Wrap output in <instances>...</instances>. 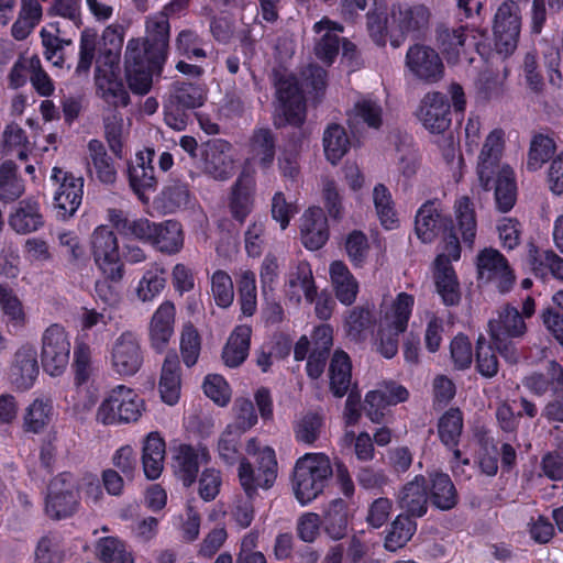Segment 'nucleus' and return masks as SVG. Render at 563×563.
I'll list each match as a JSON object with an SVG mask.
<instances>
[{
  "instance_id": "obj_1",
  "label": "nucleus",
  "mask_w": 563,
  "mask_h": 563,
  "mask_svg": "<svg viewBox=\"0 0 563 563\" xmlns=\"http://www.w3.org/2000/svg\"><path fill=\"white\" fill-rule=\"evenodd\" d=\"M123 45V32L119 25H109L100 40L93 31L86 30L81 34L78 74H87L96 59L95 82L98 95L112 107H125L130 97L120 79V54Z\"/></svg>"
},
{
  "instance_id": "obj_2",
  "label": "nucleus",
  "mask_w": 563,
  "mask_h": 563,
  "mask_svg": "<svg viewBox=\"0 0 563 563\" xmlns=\"http://www.w3.org/2000/svg\"><path fill=\"white\" fill-rule=\"evenodd\" d=\"M430 18V10L423 4L398 3L388 9L383 0H373V8L367 12V30L376 44L384 45L388 33H420L428 27Z\"/></svg>"
},
{
  "instance_id": "obj_3",
  "label": "nucleus",
  "mask_w": 563,
  "mask_h": 563,
  "mask_svg": "<svg viewBox=\"0 0 563 563\" xmlns=\"http://www.w3.org/2000/svg\"><path fill=\"white\" fill-rule=\"evenodd\" d=\"M303 80L299 85L291 75L280 76L276 80L278 100L277 112L285 121L292 125H300L306 118V106L302 92L311 88L322 90L325 86V70L319 66L310 65L302 73Z\"/></svg>"
},
{
  "instance_id": "obj_4",
  "label": "nucleus",
  "mask_w": 563,
  "mask_h": 563,
  "mask_svg": "<svg viewBox=\"0 0 563 563\" xmlns=\"http://www.w3.org/2000/svg\"><path fill=\"white\" fill-rule=\"evenodd\" d=\"M413 305V296L407 292H399L395 299L385 298L380 303L374 344L384 357L391 358L397 354L399 335L407 329Z\"/></svg>"
},
{
  "instance_id": "obj_5",
  "label": "nucleus",
  "mask_w": 563,
  "mask_h": 563,
  "mask_svg": "<svg viewBox=\"0 0 563 563\" xmlns=\"http://www.w3.org/2000/svg\"><path fill=\"white\" fill-rule=\"evenodd\" d=\"M330 459L324 453H306L299 457L294 472V492L301 505L316 499L332 476Z\"/></svg>"
},
{
  "instance_id": "obj_6",
  "label": "nucleus",
  "mask_w": 563,
  "mask_h": 563,
  "mask_svg": "<svg viewBox=\"0 0 563 563\" xmlns=\"http://www.w3.org/2000/svg\"><path fill=\"white\" fill-rule=\"evenodd\" d=\"M144 400L133 389L119 385L99 406L96 419L98 422L110 426L135 422L142 416Z\"/></svg>"
},
{
  "instance_id": "obj_7",
  "label": "nucleus",
  "mask_w": 563,
  "mask_h": 563,
  "mask_svg": "<svg viewBox=\"0 0 563 563\" xmlns=\"http://www.w3.org/2000/svg\"><path fill=\"white\" fill-rule=\"evenodd\" d=\"M492 342L500 355L509 363H516L519 360V353L511 341L526 333L527 327L523 317L517 308L511 306L503 307L488 323Z\"/></svg>"
},
{
  "instance_id": "obj_8",
  "label": "nucleus",
  "mask_w": 563,
  "mask_h": 563,
  "mask_svg": "<svg viewBox=\"0 0 563 563\" xmlns=\"http://www.w3.org/2000/svg\"><path fill=\"white\" fill-rule=\"evenodd\" d=\"M90 252L95 264L101 274L109 280L118 283L124 276L117 235L107 225H98L90 235Z\"/></svg>"
},
{
  "instance_id": "obj_9",
  "label": "nucleus",
  "mask_w": 563,
  "mask_h": 563,
  "mask_svg": "<svg viewBox=\"0 0 563 563\" xmlns=\"http://www.w3.org/2000/svg\"><path fill=\"white\" fill-rule=\"evenodd\" d=\"M41 343V362L44 372L52 377L63 375L70 358L71 343L68 332L60 324H51L44 330Z\"/></svg>"
},
{
  "instance_id": "obj_10",
  "label": "nucleus",
  "mask_w": 563,
  "mask_h": 563,
  "mask_svg": "<svg viewBox=\"0 0 563 563\" xmlns=\"http://www.w3.org/2000/svg\"><path fill=\"white\" fill-rule=\"evenodd\" d=\"M477 36L484 32L468 25H440L437 29V43L449 64L472 63L470 47L475 46Z\"/></svg>"
},
{
  "instance_id": "obj_11",
  "label": "nucleus",
  "mask_w": 563,
  "mask_h": 563,
  "mask_svg": "<svg viewBox=\"0 0 563 563\" xmlns=\"http://www.w3.org/2000/svg\"><path fill=\"white\" fill-rule=\"evenodd\" d=\"M163 63H154L140 38L128 42L125 49V70L130 89L134 93L145 95L152 86V76Z\"/></svg>"
},
{
  "instance_id": "obj_12",
  "label": "nucleus",
  "mask_w": 563,
  "mask_h": 563,
  "mask_svg": "<svg viewBox=\"0 0 563 563\" xmlns=\"http://www.w3.org/2000/svg\"><path fill=\"white\" fill-rule=\"evenodd\" d=\"M78 487L74 476L62 473L53 478L45 498V514L54 520L71 517L79 509Z\"/></svg>"
},
{
  "instance_id": "obj_13",
  "label": "nucleus",
  "mask_w": 563,
  "mask_h": 563,
  "mask_svg": "<svg viewBox=\"0 0 563 563\" xmlns=\"http://www.w3.org/2000/svg\"><path fill=\"white\" fill-rule=\"evenodd\" d=\"M108 360L117 375L122 377L135 375L143 364V351L137 334L123 331L112 342Z\"/></svg>"
},
{
  "instance_id": "obj_14",
  "label": "nucleus",
  "mask_w": 563,
  "mask_h": 563,
  "mask_svg": "<svg viewBox=\"0 0 563 563\" xmlns=\"http://www.w3.org/2000/svg\"><path fill=\"white\" fill-rule=\"evenodd\" d=\"M51 181L55 186L53 199L58 217H73L82 201L84 178L55 166L52 169Z\"/></svg>"
},
{
  "instance_id": "obj_15",
  "label": "nucleus",
  "mask_w": 563,
  "mask_h": 563,
  "mask_svg": "<svg viewBox=\"0 0 563 563\" xmlns=\"http://www.w3.org/2000/svg\"><path fill=\"white\" fill-rule=\"evenodd\" d=\"M477 279L483 284H494L500 292L509 291L515 283V274L507 258L496 249L485 247L476 256Z\"/></svg>"
},
{
  "instance_id": "obj_16",
  "label": "nucleus",
  "mask_w": 563,
  "mask_h": 563,
  "mask_svg": "<svg viewBox=\"0 0 563 563\" xmlns=\"http://www.w3.org/2000/svg\"><path fill=\"white\" fill-rule=\"evenodd\" d=\"M521 27L520 10L516 2H503L494 19L495 45L499 54L510 55L517 47Z\"/></svg>"
},
{
  "instance_id": "obj_17",
  "label": "nucleus",
  "mask_w": 563,
  "mask_h": 563,
  "mask_svg": "<svg viewBox=\"0 0 563 563\" xmlns=\"http://www.w3.org/2000/svg\"><path fill=\"white\" fill-rule=\"evenodd\" d=\"M260 466L254 470L252 465L242 460L239 465V478L245 493L251 496L257 488H269L277 476V462L273 449L266 446L258 453Z\"/></svg>"
},
{
  "instance_id": "obj_18",
  "label": "nucleus",
  "mask_w": 563,
  "mask_h": 563,
  "mask_svg": "<svg viewBox=\"0 0 563 563\" xmlns=\"http://www.w3.org/2000/svg\"><path fill=\"white\" fill-rule=\"evenodd\" d=\"M504 146L505 132L501 129L492 130L485 137L476 167L479 184L484 189L489 188L495 174L504 165L500 164Z\"/></svg>"
},
{
  "instance_id": "obj_19",
  "label": "nucleus",
  "mask_w": 563,
  "mask_h": 563,
  "mask_svg": "<svg viewBox=\"0 0 563 563\" xmlns=\"http://www.w3.org/2000/svg\"><path fill=\"white\" fill-rule=\"evenodd\" d=\"M406 65L415 77L426 82H437L444 75V66L439 54L426 45L411 46L406 55Z\"/></svg>"
},
{
  "instance_id": "obj_20",
  "label": "nucleus",
  "mask_w": 563,
  "mask_h": 563,
  "mask_svg": "<svg viewBox=\"0 0 563 563\" xmlns=\"http://www.w3.org/2000/svg\"><path fill=\"white\" fill-rule=\"evenodd\" d=\"M417 118L431 133H442L451 124L450 104L438 91L427 93L419 106Z\"/></svg>"
},
{
  "instance_id": "obj_21",
  "label": "nucleus",
  "mask_w": 563,
  "mask_h": 563,
  "mask_svg": "<svg viewBox=\"0 0 563 563\" xmlns=\"http://www.w3.org/2000/svg\"><path fill=\"white\" fill-rule=\"evenodd\" d=\"M408 390L394 382L383 384L379 388L371 390L365 397V412L374 423H380L385 418V410L408 399Z\"/></svg>"
},
{
  "instance_id": "obj_22",
  "label": "nucleus",
  "mask_w": 563,
  "mask_h": 563,
  "mask_svg": "<svg viewBox=\"0 0 563 563\" xmlns=\"http://www.w3.org/2000/svg\"><path fill=\"white\" fill-rule=\"evenodd\" d=\"M209 460L207 448L179 444L174 450V472L185 486H190L196 481L200 464H206Z\"/></svg>"
},
{
  "instance_id": "obj_23",
  "label": "nucleus",
  "mask_w": 563,
  "mask_h": 563,
  "mask_svg": "<svg viewBox=\"0 0 563 563\" xmlns=\"http://www.w3.org/2000/svg\"><path fill=\"white\" fill-rule=\"evenodd\" d=\"M202 168L218 180L231 177L234 170L231 145L223 140L208 142L202 151Z\"/></svg>"
},
{
  "instance_id": "obj_24",
  "label": "nucleus",
  "mask_w": 563,
  "mask_h": 563,
  "mask_svg": "<svg viewBox=\"0 0 563 563\" xmlns=\"http://www.w3.org/2000/svg\"><path fill=\"white\" fill-rule=\"evenodd\" d=\"M176 308L172 301H163L154 311L148 324V340L153 350L164 352L174 335Z\"/></svg>"
},
{
  "instance_id": "obj_25",
  "label": "nucleus",
  "mask_w": 563,
  "mask_h": 563,
  "mask_svg": "<svg viewBox=\"0 0 563 563\" xmlns=\"http://www.w3.org/2000/svg\"><path fill=\"white\" fill-rule=\"evenodd\" d=\"M168 15L161 12L150 16L146 21V40L141 41L146 47L152 62L164 63L169 38Z\"/></svg>"
},
{
  "instance_id": "obj_26",
  "label": "nucleus",
  "mask_w": 563,
  "mask_h": 563,
  "mask_svg": "<svg viewBox=\"0 0 563 563\" xmlns=\"http://www.w3.org/2000/svg\"><path fill=\"white\" fill-rule=\"evenodd\" d=\"M37 375V352L31 345H23L14 355L10 379L18 389L26 390L34 385Z\"/></svg>"
},
{
  "instance_id": "obj_27",
  "label": "nucleus",
  "mask_w": 563,
  "mask_h": 563,
  "mask_svg": "<svg viewBox=\"0 0 563 563\" xmlns=\"http://www.w3.org/2000/svg\"><path fill=\"white\" fill-rule=\"evenodd\" d=\"M300 233L302 244L311 250L321 249L329 239L328 220L322 208L310 207L301 217Z\"/></svg>"
},
{
  "instance_id": "obj_28",
  "label": "nucleus",
  "mask_w": 563,
  "mask_h": 563,
  "mask_svg": "<svg viewBox=\"0 0 563 563\" xmlns=\"http://www.w3.org/2000/svg\"><path fill=\"white\" fill-rule=\"evenodd\" d=\"M155 152L145 148L136 153L135 159L129 167V179L133 191L141 200H145V191L155 187L153 161Z\"/></svg>"
},
{
  "instance_id": "obj_29",
  "label": "nucleus",
  "mask_w": 563,
  "mask_h": 563,
  "mask_svg": "<svg viewBox=\"0 0 563 563\" xmlns=\"http://www.w3.org/2000/svg\"><path fill=\"white\" fill-rule=\"evenodd\" d=\"M313 31L320 35L314 46L317 57L324 64L331 65L339 52V34L343 32V26L323 18L314 23Z\"/></svg>"
},
{
  "instance_id": "obj_30",
  "label": "nucleus",
  "mask_w": 563,
  "mask_h": 563,
  "mask_svg": "<svg viewBox=\"0 0 563 563\" xmlns=\"http://www.w3.org/2000/svg\"><path fill=\"white\" fill-rule=\"evenodd\" d=\"M8 223L18 234L37 231L44 224L40 202L34 198L20 201L10 213Z\"/></svg>"
},
{
  "instance_id": "obj_31",
  "label": "nucleus",
  "mask_w": 563,
  "mask_h": 563,
  "mask_svg": "<svg viewBox=\"0 0 563 563\" xmlns=\"http://www.w3.org/2000/svg\"><path fill=\"white\" fill-rule=\"evenodd\" d=\"M166 455V443L157 431L150 432L142 443V466L146 478L157 479L163 470Z\"/></svg>"
},
{
  "instance_id": "obj_32",
  "label": "nucleus",
  "mask_w": 563,
  "mask_h": 563,
  "mask_svg": "<svg viewBox=\"0 0 563 563\" xmlns=\"http://www.w3.org/2000/svg\"><path fill=\"white\" fill-rule=\"evenodd\" d=\"M275 161V137L269 129H257L249 141L247 163L256 164L263 173H268Z\"/></svg>"
},
{
  "instance_id": "obj_33",
  "label": "nucleus",
  "mask_w": 563,
  "mask_h": 563,
  "mask_svg": "<svg viewBox=\"0 0 563 563\" xmlns=\"http://www.w3.org/2000/svg\"><path fill=\"white\" fill-rule=\"evenodd\" d=\"M330 280L336 299L345 306L356 300L360 285L349 267L342 261H334L329 267Z\"/></svg>"
},
{
  "instance_id": "obj_34",
  "label": "nucleus",
  "mask_w": 563,
  "mask_h": 563,
  "mask_svg": "<svg viewBox=\"0 0 563 563\" xmlns=\"http://www.w3.org/2000/svg\"><path fill=\"white\" fill-rule=\"evenodd\" d=\"M347 121L350 128L356 131L364 126L377 130L383 122V108L373 97L363 96L349 112Z\"/></svg>"
},
{
  "instance_id": "obj_35",
  "label": "nucleus",
  "mask_w": 563,
  "mask_h": 563,
  "mask_svg": "<svg viewBox=\"0 0 563 563\" xmlns=\"http://www.w3.org/2000/svg\"><path fill=\"white\" fill-rule=\"evenodd\" d=\"M434 261L433 279L437 294L445 306H456L461 301V287L453 266H444L441 262Z\"/></svg>"
},
{
  "instance_id": "obj_36",
  "label": "nucleus",
  "mask_w": 563,
  "mask_h": 563,
  "mask_svg": "<svg viewBox=\"0 0 563 563\" xmlns=\"http://www.w3.org/2000/svg\"><path fill=\"white\" fill-rule=\"evenodd\" d=\"M522 386L536 396H543L551 390H558L563 386V367L555 361H550L545 373L533 372L522 379Z\"/></svg>"
},
{
  "instance_id": "obj_37",
  "label": "nucleus",
  "mask_w": 563,
  "mask_h": 563,
  "mask_svg": "<svg viewBox=\"0 0 563 563\" xmlns=\"http://www.w3.org/2000/svg\"><path fill=\"white\" fill-rule=\"evenodd\" d=\"M254 188V175L244 169L236 180L230 201L231 213L240 222L244 221L252 210Z\"/></svg>"
},
{
  "instance_id": "obj_38",
  "label": "nucleus",
  "mask_w": 563,
  "mask_h": 563,
  "mask_svg": "<svg viewBox=\"0 0 563 563\" xmlns=\"http://www.w3.org/2000/svg\"><path fill=\"white\" fill-rule=\"evenodd\" d=\"M495 188V200L497 209L501 212H508L516 202V180L515 173L509 165H503L495 174L489 188Z\"/></svg>"
},
{
  "instance_id": "obj_39",
  "label": "nucleus",
  "mask_w": 563,
  "mask_h": 563,
  "mask_svg": "<svg viewBox=\"0 0 563 563\" xmlns=\"http://www.w3.org/2000/svg\"><path fill=\"white\" fill-rule=\"evenodd\" d=\"M288 295L290 299L299 302L303 296L308 302H313L317 297V288L312 277V271L308 263H299L288 276Z\"/></svg>"
},
{
  "instance_id": "obj_40",
  "label": "nucleus",
  "mask_w": 563,
  "mask_h": 563,
  "mask_svg": "<svg viewBox=\"0 0 563 563\" xmlns=\"http://www.w3.org/2000/svg\"><path fill=\"white\" fill-rule=\"evenodd\" d=\"M180 388L181 379L178 358L176 355H168L164 361L158 384L162 400L169 406L175 405L179 399Z\"/></svg>"
},
{
  "instance_id": "obj_41",
  "label": "nucleus",
  "mask_w": 563,
  "mask_h": 563,
  "mask_svg": "<svg viewBox=\"0 0 563 563\" xmlns=\"http://www.w3.org/2000/svg\"><path fill=\"white\" fill-rule=\"evenodd\" d=\"M54 417L53 401L46 397L35 398L23 415V429L25 432L41 433L52 422Z\"/></svg>"
},
{
  "instance_id": "obj_42",
  "label": "nucleus",
  "mask_w": 563,
  "mask_h": 563,
  "mask_svg": "<svg viewBox=\"0 0 563 563\" xmlns=\"http://www.w3.org/2000/svg\"><path fill=\"white\" fill-rule=\"evenodd\" d=\"M252 329L250 325H238L230 334L223 347L222 358L227 366L236 367L242 364L250 350Z\"/></svg>"
},
{
  "instance_id": "obj_43",
  "label": "nucleus",
  "mask_w": 563,
  "mask_h": 563,
  "mask_svg": "<svg viewBox=\"0 0 563 563\" xmlns=\"http://www.w3.org/2000/svg\"><path fill=\"white\" fill-rule=\"evenodd\" d=\"M398 503L411 516H423L428 504L424 478L417 476L412 482L406 484L398 495Z\"/></svg>"
},
{
  "instance_id": "obj_44",
  "label": "nucleus",
  "mask_w": 563,
  "mask_h": 563,
  "mask_svg": "<svg viewBox=\"0 0 563 563\" xmlns=\"http://www.w3.org/2000/svg\"><path fill=\"white\" fill-rule=\"evenodd\" d=\"M151 245L162 253H178L184 245L181 225L173 220H167L158 224L156 223Z\"/></svg>"
},
{
  "instance_id": "obj_45",
  "label": "nucleus",
  "mask_w": 563,
  "mask_h": 563,
  "mask_svg": "<svg viewBox=\"0 0 563 563\" xmlns=\"http://www.w3.org/2000/svg\"><path fill=\"white\" fill-rule=\"evenodd\" d=\"M166 285V272L159 264H151L135 286V296L142 302L157 298Z\"/></svg>"
},
{
  "instance_id": "obj_46",
  "label": "nucleus",
  "mask_w": 563,
  "mask_h": 563,
  "mask_svg": "<svg viewBox=\"0 0 563 563\" xmlns=\"http://www.w3.org/2000/svg\"><path fill=\"white\" fill-rule=\"evenodd\" d=\"M529 263L537 276L545 277L550 273L554 278L563 282V258L551 250L529 249Z\"/></svg>"
},
{
  "instance_id": "obj_47",
  "label": "nucleus",
  "mask_w": 563,
  "mask_h": 563,
  "mask_svg": "<svg viewBox=\"0 0 563 563\" xmlns=\"http://www.w3.org/2000/svg\"><path fill=\"white\" fill-rule=\"evenodd\" d=\"M454 213L457 230L461 233L463 243L473 249L477 232L475 211L471 199L462 196L454 203Z\"/></svg>"
},
{
  "instance_id": "obj_48",
  "label": "nucleus",
  "mask_w": 563,
  "mask_h": 563,
  "mask_svg": "<svg viewBox=\"0 0 563 563\" xmlns=\"http://www.w3.org/2000/svg\"><path fill=\"white\" fill-rule=\"evenodd\" d=\"M87 150L88 170L91 173L92 167L100 181L106 184L113 183L117 174L115 168L111 162V158L108 156L102 142L99 140H90Z\"/></svg>"
},
{
  "instance_id": "obj_49",
  "label": "nucleus",
  "mask_w": 563,
  "mask_h": 563,
  "mask_svg": "<svg viewBox=\"0 0 563 563\" xmlns=\"http://www.w3.org/2000/svg\"><path fill=\"white\" fill-rule=\"evenodd\" d=\"M351 361L349 355L336 350L330 363V388L334 396L343 397L351 385Z\"/></svg>"
},
{
  "instance_id": "obj_50",
  "label": "nucleus",
  "mask_w": 563,
  "mask_h": 563,
  "mask_svg": "<svg viewBox=\"0 0 563 563\" xmlns=\"http://www.w3.org/2000/svg\"><path fill=\"white\" fill-rule=\"evenodd\" d=\"M0 307L8 327L18 331L26 324L23 303L8 285H0Z\"/></svg>"
},
{
  "instance_id": "obj_51",
  "label": "nucleus",
  "mask_w": 563,
  "mask_h": 563,
  "mask_svg": "<svg viewBox=\"0 0 563 563\" xmlns=\"http://www.w3.org/2000/svg\"><path fill=\"white\" fill-rule=\"evenodd\" d=\"M350 148V140L345 129L336 123L330 124L323 133V151L325 158L333 165L339 163Z\"/></svg>"
},
{
  "instance_id": "obj_52",
  "label": "nucleus",
  "mask_w": 563,
  "mask_h": 563,
  "mask_svg": "<svg viewBox=\"0 0 563 563\" xmlns=\"http://www.w3.org/2000/svg\"><path fill=\"white\" fill-rule=\"evenodd\" d=\"M30 143L25 132L16 124H10L5 128L1 139L0 157H18L21 161L27 158Z\"/></svg>"
},
{
  "instance_id": "obj_53",
  "label": "nucleus",
  "mask_w": 563,
  "mask_h": 563,
  "mask_svg": "<svg viewBox=\"0 0 563 563\" xmlns=\"http://www.w3.org/2000/svg\"><path fill=\"white\" fill-rule=\"evenodd\" d=\"M442 219L437 206L427 202L421 206L416 216V233L424 242H431L438 234Z\"/></svg>"
},
{
  "instance_id": "obj_54",
  "label": "nucleus",
  "mask_w": 563,
  "mask_h": 563,
  "mask_svg": "<svg viewBox=\"0 0 563 563\" xmlns=\"http://www.w3.org/2000/svg\"><path fill=\"white\" fill-rule=\"evenodd\" d=\"M462 430L463 416L457 408H451L439 420V438L449 450L457 448Z\"/></svg>"
},
{
  "instance_id": "obj_55",
  "label": "nucleus",
  "mask_w": 563,
  "mask_h": 563,
  "mask_svg": "<svg viewBox=\"0 0 563 563\" xmlns=\"http://www.w3.org/2000/svg\"><path fill=\"white\" fill-rule=\"evenodd\" d=\"M25 187L16 175V166L8 159L0 165V200L11 202L24 194Z\"/></svg>"
},
{
  "instance_id": "obj_56",
  "label": "nucleus",
  "mask_w": 563,
  "mask_h": 563,
  "mask_svg": "<svg viewBox=\"0 0 563 563\" xmlns=\"http://www.w3.org/2000/svg\"><path fill=\"white\" fill-rule=\"evenodd\" d=\"M374 324V316L368 307H355L344 322L346 335L353 341H362Z\"/></svg>"
},
{
  "instance_id": "obj_57",
  "label": "nucleus",
  "mask_w": 563,
  "mask_h": 563,
  "mask_svg": "<svg viewBox=\"0 0 563 563\" xmlns=\"http://www.w3.org/2000/svg\"><path fill=\"white\" fill-rule=\"evenodd\" d=\"M431 498L433 504L442 510L453 508L457 503V494L449 475L435 473L431 476Z\"/></svg>"
},
{
  "instance_id": "obj_58",
  "label": "nucleus",
  "mask_w": 563,
  "mask_h": 563,
  "mask_svg": "<svg viewBox=\"0 0 563 563\" xmlns=\"http://www.w3.org/2000/svg\"><path fill=\"white\" fill-rule=\"evenodd\" d=\"M96 554L103 563H134L124 542L115 537L101 538L96 545Z\"/></svg>"
},
{
  "instance_id": "obj_59",
  "label": "nucleus",
  "mask_w": 563,
  "mask_h": 563,
  "mask_svg": "<svg viewBox=\"0 0 563 563\" xmlns=\"http://www.w3.org/2000/svg\"><path fill=\"white\" fill-rule=\"evenodd\" d=\"M58 23H49L41 30L42 44L44 46V56L54 66H62L64 45H69L70 40L66 41L59 37Z\"/></svg>"
},
{
  "instance_id": "obj_60",
  "label": "nucleus",
  "mask_w": 563,
  "mask_h": 563,
  "mask_svg": "<svg viewBox=\"0 0 563 563\" xmlns=\"http://www.w3.org/2000/svg\"><path fill=\"white\" fill-rule=\"evenodd\" d=\"M373 201L382 225L387 230L395 229L398 219L388 188L383 184L376 185L373 190Z\"/></svg>"
},
{
  "instance_id": "obj_61",
  "label": "nucleus",
  "mask_w": 563,
  "mask_h": 563,
  "mask_svg": "<svg viewBox=\"0 0 563 563\" xmlns=\"http://www.w3.org/2000/svg\"><path fill=\"white\" fill-rule=\"evenodd\" d=\"M104 133L112 153L118 157H122L129 125L124 123L123 117L120 113L113 112L104 119Z\"/></svg>"
},
{
  "instance_id": "obj_62",
  "label": "nucleus",
  "mask_w": 563,
  "mask_h": 563,
  "mask_svg": "<svg viewBox=\"0 0 563 563\" xmlns=\"http://www.w3.org/2000/svg\"><path fill=\"white\" fill-rule=\"evenodd\" d=\"M179 346L185 365L187 367L194 366L200 355L201 336L197 328L191 322H187L183 325Z\"/></svg>"
},
{
  "instance_id": "obj_63",
  "label": "nucleus",
  "mask_w": 563,
  "mask_h": 563,
  "mask_svg": "<svg viewBox=\"0 0 563 563\" xmlns=\"http://www.w3.org/2000/svg\"><path fill=\"white\" fill-rule=\"evenodd\" d=\"M416 529V522L408 516H398L385 538V548L393 552L402 548L411 539Z\"/></svg>"
},
{
  "instance_id": "obj_64",
  "label": "nucleus",
  "mask_w": 563,
  "mask_h": 563,
  "mask_svg": "<svg viewBox=\"0 0 563 563\" xmlns=\"http://www.w3.org/2000/svg\"><path fill=\"white\" fill-rule=\"evenodd\" d=\"M345 251L354 267H364L369 262L371 245L361 231L354 230L346 236Z\"/></svg>"
}]
</instances>
